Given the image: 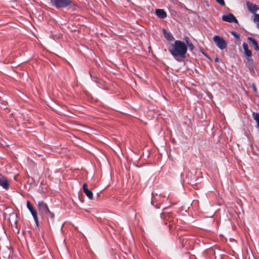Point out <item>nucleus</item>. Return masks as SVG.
Listing matches in <instances>:
<instances>
[{
    "label": "nucleus",
    "mask_w": 259,
    "mask_h": 259,
    "mask_svg": "<svg viewBox=\"0 0 259 259\" xmlns=\"http://www.w3.org/2000/svg\"><path fill=\"white\" fill-rule=\"evenodd\" d=\"M83 191L85 194L87 195V196L90 199H93V194L92 192L88 189V185L86 183H84L83 185L82 186Z\"/></svg>",
    "instance_id": "obj_9"
},
{
    "label": "nucleus",
    "mask_w": 259,
    "mask_h": 259,
    "mask_svg": "<svg viewBox=\"0 0 259 259\" xmlns=\"http://www.w3.org/2000/svg\"><path fill=\"white\" fill-rule=\"evenodd\" d=\"M247 39H248L249 43L251 44L252 46L253 47L254 49L256 51H259V46L258 45L257 41L254 38L251 37H248Z\"/></svg>",
    "instance_id": "obj_11"
},
{
    "label": "nucleus",
    "mask_w": 259,
    "mask_h": 259,
    "mask_svg": "<svg viewBox=\"0 0 259 259\" xmlns=\"http://www.w3.org/2000/svg\"><path fill=\"white\" fill-rule=\"evenodd\" d=\"M232 34L236 38H239V34H238L237 33H236V32H234V31H232L231 32Z\"/></svg>",
    "instance_id": "obj_20"
},
{
    "label": "nucleus",
    "mask_w": 259,
    "mask_h": 259,
    "mask_svg": "<svg viewBox=\"0 0 259 259\" xmlns=\"http://www.w3.org/2000/svg\"><path fill=\"white\" fill-rule=\"evenodd\" d=\"M163 32L165 38L167 40L169 41H172L174 39V38L172 36V35L170 33L167 32V31L165 29H163Z\"/></svg>",
    "instance_id": "obj_14"
},
{
    "label": "nucleus",
    "mask_w": 259,
    "mask_h": 259,
    "mask_svg": "<svg viewBox=\"0 0 259 259\" xmlns=\"http://www.w3.org/2000/svg\"><path fill=\"white\" fill-rule=\"evenodd\" d=\"M38 209L40 214L44 215L49 212V208L46 203L40 201L38 202Z\"/></svg>",
    "instance_id": "obj_5"
},
{
    "label": "nucleus",
    "mask_w": 259,
    "mask_h": 259,
    "mask_svg": "<svg viewBox=\"0 0 259 259\" xmlns=\"http://www.w3.org/2000/svg\"><path fill=\"white\" fill-rule=\"evenodd\" d=\"M45 215H47L52 220H54V214L53 212H52L50 210H49V212H47Z\"/></svg>",
    "instance_id": "obj_16"
},
{
    "label": "nucleus",
    "mask_w": 259,
    "mask_h": 259,
    "mask_svg": "<svg viewBox=\"0 0 259 259\" xmlns=\"http://www.w3.org/2000/svg\"><path fill=\"white\" fill-rule=\"evenodd\" d=\"M0 186L5 190H8L10 183L7 178L0 173Z\"/></svg>",
    "instance_id": "obj_6"
},
{
    "label": "nucleus",
    "mask_w": 259,
    "mask_h": 259,
    "mask_svg": "<svg viewBox=\"0 0 259 259\" xmlns=\"http://www.w3.org/2000/svg\"><path fill=\"white\" fill-rule=\"evenodd\" d=\"M223 21L232 23L235 22L236 23H238V20L235 18V17L231 13H229L227 15H224L222 18Z\"/></svg>",
    "instance_id": "obj_7"
},
{
    "label": "nucleus",
    "mask_w": 259,
    "mask_h": 259,
    "mask_svg": "<svg viewBox=\"0 0 259 259\" xmlns=\"http://www.w3.org/2000/svg\"><path fill=\"white\" fill-rule=\"evenodd\" d=\"M246 6L248 10L252 14H255L259 9V8L255 4H253L249 2H246Z\"/></svg>",
    "instance_id": "obj_8"
},
{
    "label": "nucleus",
    "mask_w": 259,
    "mask_h": 259,
    "mask_svg": "<svg viewBox=\"0 0 259 259\" xmlns=\"http://www.w3.org/2000/svg\"><path fill=\"white\" fill-rule=\"evenodd\" d=\"M27 207L30 211L33 217L37 216V211L29 201H27Z\"/></svg>",
    "instance_id": "obj_10"
},
{
    "label": "nucleus",
    "mask_w": 259,
    "mask_h": 259,
    "mask_svg": "<svg viewBox=\"0 0 259 259\" xmlns=\"http://www.w3.org/2000/svg\"><path fill=\"white\" fill-rule=\"evenodd\" d=\"M252 88L253 89V91L255 92H257V89L255 85L254 84H252Z\"/></svg>",
    "instance_id": "obj_22"
},
{
    "label": "nucleus",
    "mask_w": 259,
    "mask_h": 259,
    "mask_svg": "<svg viewBox=\"0 0 259 259\" xmlns=\"http://www.w3.org/2000/svg\"><path fill=\"white\" fill-rule=\"evenodd\" d=\"M51 4L57 9L65 8L69 6H76L71 0H51Z\"/></svg>",
    "instance_id": "obj_3"
},
{
    "label": "nucleus",
    "mask_w": 259,
    "mask_h": 259,
    "mask_svg": "<svg viewBox=\"0 0 259 259\" xmlns=\"http://www.w3.org/2000/svg\"><path fill=\"white\" fill-rule=\"evenodd\" d=\"M187 50L188 47L184 42L177 40L171 45L168 51L177 61L180 62V59L186 57Z\"/></svg>",
    "instance_id": "obj_1"
},
{
    "label": "nucleus",
    "mask_w": 259,
    "mask_h": 259,
    "mask_svg": "<svg viewBox=\"0 0 259 259\" xmlns=\"http://www.w3.org/2000/svg\"><path fill=\"white\" fill-rule=\"evenodd\" d=\"M213 40L216 46L221 50H224L227 47V43L223 37L218 35H214L213 37Z\"/></svg>",
    "instance_id": "obj_4"
},
{
    "label": "nucleus",
    "mask_w": 259,
    "mask_h": 259,
    "mask_svg": "<svg viewBox=\"0 0 259 259\" xmlns=\"http://www.w3.org/2000/svg\"><path fill=\"white\" fill-rule=\"evenodd\" d=\"M252 116L257 123V127L259 128V113L253 112L252 113Z\"/></svg>",
    "instance_id": "obj_15"
},
{
    "label": "nucleus",
    "mask_w": 259,
    "mask_h": 259,
    "mask_svg": "<svg viewBox=\"0 0 259 259\" xmlns=\"http://www.w3.org/2000/svg\"><path fill=\"white\" fill-rule=\"evenodd\" d=\"M258 28L259 29V23H258Z\"/></svg>",
    "instance_id": "obj_24"
},
{
    "label": "nucleus",
    "mask_w": 259,
    "mask_h": 259,
    "mask_svg": "<svg viewBox=\"0 0 259 259\" xmlns=\"http://www.w3.org/2000/svg\"><path fill=\"white\" fill-rule=\"evenodd\" d=\"M216 2L219 3L220 5H221V6H225V1L224 0H216Z\"/></svg>",
    "instance_id": "obj_18"
},
{
    "label": "nucleus",
    "mask_w": 259,
    "mask_h": 259,
    "mask_svg": "<svg viewBox=\"0 0 259 259\" xmlns=\"http://www.w3.org/2000/svg\"><path fill=\"white\" fill-rule=\"evenodd\" d=\"M187 43L191 50H192L194 48V46L191 42L189 41V40H187Z\"/></svg>",
    "instance_id": "obj_17"
},
{
    "label": "nucleus",
    "mask_w": 259,
    "mask_h": 259,
    "mask_svg": "<svg viewBox=\"0 0 259 259\" xmlns=\"http://www.w3.org/2000/svg\"><path fill=\"white\" fill-rule=\"evenodd\" d=\"M218 60H219V59H218V58H217L215 59V61L218 62Z\"/></svg>",
    "instance_id": "obj_23"
},
{
    "label": "nucleus",
    "mask_w": 259,
    "mask_h": 259,
    "mask_svg": "<svg viewBox=\"0 0 259 259\" xmlns=\"http://www.w3.org/2000/svg\"><path fill=\"white\" fill-rule=\"evenodd\" d=\"M254 14H255V16H254V21H256V22H259V14H257L255 13Z\"/></svg>",
    "instance_id": "obj_21"
},
{
    "label": "nucleus",
    "mask_w": 259,
    "mask_h": 259,
    "mask_svg": "<svg viewBox=\"0 0 259 259\" xmlns=\"http://www.w3.org/2000/svg\"><path fill=\"white\" fill-rule=\"evenodd\" d=\"M163 210V211L160 214V217L163 220L165 225H167L168 223H169L168 226L170 229L172 227V225L176 223L175 215L172 212L167 211L165 208Z\"/></svg>",
    "instance_id": "obj_2"
},
{
    "label": "nucleus",
    "mask_w": 259,
    "mask_h": 259,
    "mask_svg": "<svg viewBox=\"0 0 259 259\" xmlns=\"http://www.w3.org/2000/svg\"><path fill=\"white\" fill-rule=\"evenodd\" d=\"M155 14L158 17L161 19H164L166 17V13L163 9H156Z\"/></svg>",
    "instance_id": "obj_12"
},
{
    "label": "nucleus",
    "mask_w": 259,
    "mask_h": 259,
    "mask_svg": "<svg viewBox=\"0 0 259 259\" xmlns=\"http://www.w3.org/2000/svg\"><path fill=\"white\" fill-rule=\"evenodd\" d=\"M242 46L245 55L248 57H251L252 56V52L248 49V45L246 42H243Z\"/></svg>",
    "instance_id": "obj_13"
},
{
    "label": "nucleus",
    "mask_w": 259,
    "mask_h": 259,
    "mask_svg": "<svg viewBox=\"0 0 259 259\" xmlns=\"http://www.w3.org/2000/svg\"><path fill=\"white\" fill-rule=\"evenodd\" d=\"M33 219L35 221V224H36V225L37 227H39V222H38V216H36L35 217H33Z\"/></svg>",
    "instance_id": "obj_19"
}]
</instances>
